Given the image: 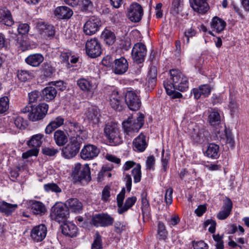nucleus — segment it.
<instances>
[{"mask_svg":"<svg viewBox=\"0 0 249 249\" xmlns=\"http://www.w3.org/2000/svg\"><path fill=\"white\" fill-rule=\"evenodd\" d=\"M170 74L172 82L168 80L163 82L167 94L172 93L174 89L184 91L188 89L187 78L180 71L172 69L170 71Z\"/></svg>","mask_w":249,"mask_h":249,"instance_id":"f257e3e1","label":"nucleus"},{"mask_svg":"<svg viewBox=\"0 0 249 249\" xmlns=\"http://www.w3.org/2000/svg\"><path fill=\"white\" fill-rule=\"evenodd\" d=\"M66 124L68 128V135L70 138L76 139L77 141L82 142L87 139L88 132L79 123L70 120L66 122Z\"/></svg>","mask_w":249,"mask_h":249,"instance_id":"f03ea898","label":"nucleus"},{"mask_svg":"<svg viewBox=\"0 0 249 249\" xmlns=\"http://www.w3.org/2000/svg\"><path fill=\"white\" fill-rule=\"evenodd\" d=\"M72 177L75 182L88 183L91 180L90 168L88 164L82 166L79 163L76 164L72 172Z\"/></svg>","mask_w":249,"mask_h":249,"instance_id":"7ed1b4c3","label":"nucleus"},{"mask_svg":"<svg viewBox=\"0 0 249 249\" xmlns=\"http://www.w3.org/2000/svg\"><path fill=\"white\" fill-rule=\"evenodd\" d=\"M104 131L106 137L111 144L116 145L122 142L123 140L116 124L107 123L104 127Z\"/></svg>","mask_w":249,"mask_h":249,"instance_id":"20e7f679","label":"nucleus"},{"mask_svg":"<svg viewBox=\"0 0 249 249\" xmlns=\"http://www.w3.org/2000/svg\"><path fill=\"white\" fill-rule=\"evenodd\" d=\"M143 123L144 115L139 113L137 119L133 121L132 118L129 117L123 122L122 124L124 132L127 135H131L133 133L138 132Z\"/></svg>","mask_w":249,"mask_h":249,"instance_id":"39448f33","label":"nucleus"},{"mask_svg":"<svg viewBox=\"0 0 249 249\" xmlns=\"http://www.w3.org/2000/svg\"><path fill=\"white\" fill-rule=\"evenodd\" d=\"M125 189L123 187L121 191L117 196V203L118 213L119 214H123L132 207L137 201V197L135 196L127 198L124 204V200L125 197Z\"/></svg>","mask_w":249,"mask_h":249,"instance_id":"423d86ee","label":"nucleus"},{"mask_svg":"<svg viewBox=\"0 0 249 249\" xmlns=\"http://www.w3.org/2000/svg\"><path fill=\"white\" fill-rule=\"evenodd\" d=\"M69 215V210L62 203H56L51 208L50 217L52 219L61 222L66 220Z\"/></svg>","mask_w":249,"mask_h":249,"instance_id":"0eeeda50","label":"nucleus"},{"mask_svg":"<svg viewBox=\"0 0 249 249\" xmlns=\"http://www.w3.org/2000/svg\"><path fill=\"white\" fill-rule=\"evenodd\" d=\"M44 135L41 134H37L33 135L31 139L28 142V145L32 146L33 148L24 152L22 154V158L23 159H27L30 157L37 155L39 149L38 148L41 145L42 143V139Z\"/></svg>","mask_w":249,"mask_h":249,"instance_id":"6e6552de","label":"nucleus"},{"mask_svg":"<svg viewBox=\"0 0 249 249\" xmlns=\"http://www.w3.org/2000/svg\"><path fill=\"white\" fill-rule=\"evenodd\" d=\"M48 107V105L45 103H41L37 106L33 107L28 114L29 119L32 122L42 120L46 116Z\"/></svg>","mask_w":249,"mask_h":249,"instance_id":"1a4fd4ad","label":"nucleus"},{"mask_svg":"<svg viewBox=\"0 0 249 249\" xmlns=\"http://www.w3.org/2000/svg\"><path fill=\"white\" fill-rule=\"evenodd\" d=\"M86 53L90 58H96L102 53L101 44L96 38L88 40L86 44Z\"/></svg>","mask_w":249,"mask_h":249,"instance_id":"9d476101","label":"nucleus"},{"mask_svg":"<svg viewBox=\"0 0 249 249\" xmlns=\"http://www.w3.org/2000/svg\"><path fill=\"white\" fill-rule=\"evenodd\" d=\"M147 53L146 46L142 43L139 42L134 44L131 52L133 61L138 64L144 62Z\"/></svg>","mask_w":249,"mask_h":249,"instance_id":"9b49d317","label":"nucleus"},{"mask_svg":"<svg viewBox=\"0 0 249 249\" xmlns=\"http://www.w3.org/2000/svg\"><path fill=\"white\" fill-rule=\"evenodd\" d=\"M91 222L92 224L96 227H106L113 224L114 218L106 213H98L92 216Z\"/></svg>","mask_w":249,"mask_h":249,"instance_id":"f8f14e48","label":"nucleus"},{"mask_svg":"<svg viewBox=\"0 0 249 249\" xmlns=\"http://www.w3.org/2000/svg\"><path fill=\"white\" fill-rule=\"evenodd\" d=\"M82 142L76 140V139L70 138V142L62 149V154L67 159L73 158L79 152Z\"/></svg>","mask_w":249,"mask_h":249,"instance_id":"ddd939ff","label":"nucleus"},{"mask_svg":"<svg viewBox=\"0 0 249 249\" xmlns=\"http://www.w3.org/2000/svg\"><path fill=\"white\" fill-rule=\"evenodd\" d=\"M101 26V21L97 17H90L85 23L83 27L85 34L88 36H91L95 34Z\"/></svg>","mask_w":249,"mask_h":249,"instance_id":"4468645a","label":"nucleus"},{"mask_svg":"<svg viewBox=\"0 0 249 249\" xmlns=\"http://www.w3.org/2000/svg\"><path fill=\"white\" fill-rule=\"evenodd\" d=\"M143 11L142 6L138 3H132L128 9L127 17L132 22H139L143 16Z\"/></svg>","mask_w":249,"mask_h":249,"instance_id":"2eb2a0df","label":"nucleus"},{"mask_svg":"<svg viewBox=\"0 0 249 249\" xmlns=\"http://www.w3.org/2000/svg\"><path fill=\"white\" fill-rule=\"evenodd\" d=\"M125 102L128 107L131 110L139 109L141 102L139 97L133 91H127L125 93Z\"/></svg>","mask_w":249,"mask_h":249,"instance_id":"dca6fc26","label":"nucleus"},{"mask_svg":"<svg viewBox=\"0 0 249 249\" xmlns=\"http://www.w3.org/2000/svg\"><path fill=\"white\" fill-rule=\"evenodd\" d=\"M191 138L194 143L205 144L209 141L210 134L204 129H194L191 133Z\"/></svg>","mask_w":249,"mask_h":249,"instance_id":"f3484780","label":"nucleus"},{"mask_svg":"<svg viewBox=\"0 0 249 249\" xmlns=\"http://www.w3.org/2000/svg\"><path fill=\"white\" fill-rule=\"evenodd\" d=\"M47 233V227L44 224H40L33 227L31 231L30 236L35 242H39L45 238Z\"/></svg>","mask_w":249,"mask_h":249,"instance_id":"a211bd4d","label":"nucleus"},{"mask_svg":"<svg viewBox=\"0 0 249 249\" xmlns=\"http://www.w3.org/2000/svg\"><path fill=\"white\" fill-rule=\"evenodd\" d=\"M100 153V149L93 144H87L82 149L80 156L82 159L90 160L96 157Z\"/></svg>","mask_w":249,"mask_h":249,"instance_id":"6ab92c4d","label":"nucleus"},{"mask_svg":"<svg viewBox=\"0 0 249 249\" xmlns=\"http://www.w3.org/2000/svg\"><path fill=\"white\" fill-rule=\"evenodd\" d=\"M136 165L131 171L132 175L134 178V181L135 183L139 182L141 179V166L138 163L136 164V162L133 161H127L124 165L123 169L124 171L129 170L130 168Z\"/></svg>","mask_w":249,"mask_h":249,"instance_id":"aec40b11","label":"nucleus"},{"mask_svg":"<svg viewBox=\"0 0 249 249\" xmlns=\"http://www.w3.org/2000/svg\"><path fill=\"white\" fill-rule=\"evenodd\" d=\"M36 27L39 33L45 38L53 37L55 34L54 27L51 25L39 22L37 24Z\"/></svg>","mask_w":249,"mask_h":249,"instance_id":"412c9836","label":"nucleus"},{"mask_svg":"<svg viewBox=\"0 0 249 249\" xmlns=\"http://www.w3.org/2000/svg\"><path fill=\"white\" fill-rule=\"evenodd\" d=\"M193 9L199 13L205 14L209 9V6L205 0H190Z\"/></svg>","mask_w":249,"mask_h":249,"instance_id":"4be33fe9","label":"nucleus"},{"mask_svg":"<svg viewBox=\"0 0 249 249\" xmlns=\"http://www.w3.org/2000/svg\"><path fill=\"white\" fill-rule=\"evenodd\" d=\"M0 22L7 26H11L14 23L11 12L6 7L0 8Z\"/></svg>","mask_w":249,"mask_h":249,"instance_id":"5701e85b","label":"nucleus"},{"mask_svg":"<svg viewBox=\"0 0 249 249\" xmlns=\"http://www.w3.org/2000/svg\"><path fill=\"white\" fill-rule=\"evenodd\" d=\"M232 208V202L228 197H226L224 202L222 210L217 215L219 219L224 220L227 218L231 213Z\"/></svg>","mask_w":249,"mask_h":249,"instance_id":"b1692460","label":"nucleus"},{"mask_svg":"<svg viewBox=\"0 0 249 249\" xmlns=\"http://www.w3.org/2000/svg\"><path fill=\"white\" fill-rule=\"evenodd\" d=\"M84 115L88 121L96 124L99 121L100 111L96 107H89L85 110Z\"/></svg>","mask_w":249,"mask_h":249,"instance_id":"393cba45","label":"nucleus"},{"mask_svg":"<svg viewBox=\"0 0 249 249\" xmlns=\"http://www.w3.org/2000/svg\"><path fill=\"white\" fill-rule=\"evenodd\" d=\"M128 67V63L126 59L121 57L115 60L114 71L117 74H122L125 73Z\"/></svg>","mask_w":249,"mask_h":249,"instance_id":"a878e982","label":"nucleus"},{"mask_svg":"<svg viewBox=\"0 0 249 249\" xmlns=\"http://www.w3.org/2000/svg\"><path fill=\"white\" fill-rule=\"evenodd\" d=\"M54 15L60 19H69L73 15V11L67 6H59L55 9Z\"/></svg>","mask_w":249,"mask_h":249,"instance_id":"bb28decb","label":"nucleus"},{"mask_svg":"<svg viewBox=\"0 0 249 249\" xmlns=\"http://www.w3.org/2000/svg\"><path fill=\"white\" fill-rule=\"evenodd\" d=\"M133 144L136 150L139 152L144 151L147 146L145 136L141 133L134 140Z\"/></svg>","mask_w":249,"mask_h":249,"instance_id":"cd10ccee","label":"nucleus"},{"mask_svg":"<svg viewBox=\"0 0 249 249\" xmlns=\"http://www.w3.org/2000/svg\"><path fill=\"white\" fill-rule=\"evenodd\" d=\"M78 228L72 223H64L62 226V232L67 236L74 237L76 236Z\"/></svg>","mask_w":249,"mask_h":249,"instance_id":"c85d7f7f","label":"nucleus"},{"mask_svg":"<svg viewBox=\"0 0 249 249\" xmlns=\"http://www.w3.org/2000/svg\"><path fill=\"white\" fill-rule=\"evenodd\" d=\"M226 24V22L224 20L217 16L213 18L210 23L211 27L213 29V31H215L217 33L223 31Z\"/></svg>","mask_w":249,"mask_h":249,"instance_id":"c756f323","label":"nucleus"},{"mask_svg":"<svg viewBox=\"0 0 249 249\" xmlns=\"http://www.w3.org/2000/svg\"><path fill=\"white\" fill-rule=\"evenodd\" d=\"M43 60L44 57L40 53L30 54L25 59L27 64L33 67L38 66Z\"/></svg>","mask_w":249,"mask_h":249,"instance_id":"7c9ffc66","label":"nucleus"},{"mask_svg":"<svg viewBox=\"0 0 249 249\" xmlns=\"http://www.w3.org/2000/svg\"><path fill=\"white\" fill-rule=\"evenodd\" d=\"M18 208L16 204H11L5 201H0V212L4 213L6 215H10Z\"/></svg>","mask_w":249,"mask_h":249,"instance_id":"2f4dec72","label":"nucleus"},{"mask_svg":"<svg viewBox=\"0 0 249 249\" xmlns=\"http://www.w3.org/2000/svg\"><path fill=\"white\" fill-rule=\"evenodd\" d=\"M53 138L56 144L59 146L65 145L67 142L68 140V136L65 132L59 129L54 132Z\"/></svg>","mask_w":249,"mask_h":249,"instance_id":"473e14b6","label":"nucleus"},{"mask_svg":"<svg viewBox=\"0 0 249 249\" xmlns=\"http://www.w3.org/2000/svg\"><path fill=\"white\" fill-rule=\"evenodd\" d=\"M31 208L35 214L42 215L46 212V208L43 203L36 200L31 201Z\"/></svg>","mask_w":249,"mask_h":249,"instance_id":"72a5a7b5","label":"nucleus"},{"mask_svg":"<svg viewBox=\"0 0 249 249\" xmlns=\"http://www.w3.org/2000/svg\"><path fill=\"white\" fill-rule=\"evenodd\" d=\"M57 94V90L52 86H48L42 90V97L46 101L53 100Z\"/></svg>","mask_w":249,"mask_h":249,"instance_id":"f704fd0d","label":"nucleus"},{"mask_svg":"<svg viewBox=\"0 0 249 249\" xmlns=\"http://www.w3.org/2000/svg\"><path fill=\"white\" fill-rule=\"evenodd\" d=\"M204 154L212 159H217L219 156V146L214 143H210L207 147Z\"/></svg>","mask_w":249,"mask_h":249,"instance_id":"c9c22d12","label":"nucleus"},{"mask_svg":"<svg viewBox=\"0 0 249 249\" xmlns=\"http://www.w3.org/2000/svg\"><path fill=\"white\" fill-rule=\"evenodd\" d=\"M215 134L217 138H220L221 139H226V142L229 143L231 147H233L234 145V142L232 138V135L230 131H228L226 128L223 129L222 130V133H220V130L216 131Z\"/></svg>","mask_w":249,"mask_h":249,"instance_id":"e433bc0d","label":"nucleus"},{"mask_svg":"<svg viewBox=\"0 0 249 249\" xmlns=\"http://www.w3.org/2000/svg\"><path fill=\"white\" fill-rule=\"evenodd\" d=\"M68 209L74 213H79L82 208V204L77 198H71L67 201Z\"/></svg>","mask_w":249,"mask_h":249,"instance_id":"4c0bfd02","label":"nucleus"},{"mask_svg":"<svg viewBox=\"0 0 249 249\" xmlns=\"http://www.w3.org/2000/svg\"><path fill=\"white\" fill-rule=\"evenodd\" d=\"M102 37L104 39L106 44L108 45H112L116 40V36L114 32L106 29L101 35Z\"/></svg>","mask_w":249,"mask_h":249,"instance_id":"58836bf2","label":"nucleus"},{"mask_svg":"<svg viewBox=\"0 0 249 249\" xmlns=\"http://www.w3.org/2000/svg\"><path fill=\"white\" fill-rule=\"evenodd\" d=\"M208 121L212 126L218 125L221 122L219 113L215 110L212 111L209 115Z\"/></svg>","mask_w":249,"mask_h":249,"instance_id":"ea45409f","label":"nucleus"},{"mask_svg":"<svg viewBox=\"0 0 249 249\" xmlns=\"http://www.w3.org/2000/svg\"><path fill=\"white\" fill-rule=\"evenodd\" d=\"M77 84L79 88L83 91H91L92 89L93 86L91 83L85 78L79 79L77 82Z\"/></svg>","mask_w":249,"mask_h":249,"instance_id":"a19ab883","label":"nucleus"},{"mask_svg":"<svg viewBox=\"0 0 249 249\" xmlns=\"http://www.w3.org/2000/svg\"><path fill=\"white\" fill-rule=\"evenodd\" d=\"M158 234L160 239L165 240L167 239L168 232L166 230L164 224L161 222H159L158 223Z\"/></svg>","mask_w":249,"mask_h":249,"instance_id":"79ce46f5","label":"nucleus"},{"mask_svg":"<svg viewBox=\"0 0 249 249\" xmlns=\"http://www.w3.org/2000/svg\"><path fill=\"white\" fill-rule=\"evenodd\" d=\"M93 3L91 0H81L80 8L82 11H90L93 8Z\"/></svg>","mask_w":249,"mask_h":249,"instance_id":"37998d69","label":"nucleus"},{"mask_svg":"<svg viewBox=\"0 0 249 249\" xmlns=\"http://www.w3.org/2000/svg\"><path fill=\"white\" fill-rule=\"evenodd\" d=\"M205 89L204 92H203L198 89H194L192 91V93L194 95L195 98L198 99L200 97H206L209 95V90L207 88L204 89Z\"/></svg>","mask_w":249,"mask_h":249,"instance_id":"c03bdc74","label":"nucleus"},{"mask_svg":"<svg viewBox=\"0 0 249 249\" xmlns=\"http://www.w3.org/2000/svg\"><path fill=\"white\" fill-rule=\"evenodd\" d=\"M44 189L47 192L51 191L57 193L61 192V188L54 183H50L44 184Z\"/></svg>","mask_w":249,"mask_h":249,"instance_id":"a18cd8bd","label":"nucleus"},{"mask_svg":"<svg viewBox=\"0 0 249 249\" xmlns=\"http://www.w3.org/2000/svg\"><path fill=\"white\" fill-rule=\"evenodd\" d=\"M13 123L16 126L20 129H24L26 128V122L20 116H17L13 119Z\"/></svg>","mask_w":249,"mask_h":249,"instance_id":"49530a36","label":"nucleus"},{"mask_svg":"<svg viewBox=\"0 0 249 249\" xmlns=\"http://www.w3.org/2000/svg\"><path fill=\"white\" fill-rule=\"evenodd\" d=\"M157 71L155 66L151 67L148 71V83L153 84L157 78Z\"/></svg>","mask_w":249,"mask_h":249,"instance_id":"de8ad7c7","label":"nucleus"},{"mask_svg":"<svg viewBox=\"0 0 249 249\" xmlns=\"http://www.w3.org/2000/svg\"><path fill=\"white\" fill-rule=\"evenodd\" d=\"M9 99L4 96L0 98V113L6 111L9 108Z\"/></svg>","mask_w":249,"mask_h":249,"instance_id":"09e8293b","label":"nucleus"},{"mask_svg":"<svg viewBox=\"0 0 249 249\" xmlns=\"http://www.w3.org/2000/svg\"><path fill=\"white\" fill-rule=\"evenodd\" d=\"M17 76L22 82H25L31 76V73L25 70H19L18 71Z\"/></svg>","mask_w":249,"mask_h":249,"instance_id":"8fccbe9b","label":"nucleus"},{"mask_svg":"<svg viewBox=\"0 0 249 249\" xmlns=\"http://www.w3.org/2000/svg\"><path fill=\"white\" fill-rule=\"evenodd\" d=\"M110 105L116 110L120 111L122 109L121 106V101L118 98L111 97L110 99Z\"/></svg>","mask_w":249,"mask_h":249,"instance_id":"3c124183","label":"nucleus"},{"mask_svg":"<svg viewBox=\"0 0 249 249\" xmlns=\"http://www.w3.org/2000/svg\"><path fill=\"white\" fill-rule=\"evenodd\" d=\"M115 231L121 233L122 231H126L127 226L126 223L120 221H116L114 224Z\"/></svg>","mask_w":249,"mask_h":249,"instance_id":"603ef678","label":"nucleus"},{"mask_svg":"<svg viewBox=\"0 0 249 249\" xmlns=\"http://www.w3.org/2000/svg\"><path fill=\"white\" fill-rule=\"evenodd\" d=\"M216 222L213 219H208L204 223V228H206L210 225V227L208 229L209 232L213 233L215 231Z\"/></svg>","mask_w":249,"mask_h":249,"instance_id":"864d4df0","label":"nucleus"},{"mask_svg":"<svg viewBox=\"0 0 249 249\" xmlns=\"http://www.w3.org/2000/svg\"><path fill=\"white\" fill-rule=\"evenodd\" d=\"M96 235V238L92 244V249H102L101 236L98 233Z\"/></svg>","mask_w":249,"mask_h":249,"instance_id":"5fc2aeb1","label":"nucleus"},{"mask_svg":"<svg viewBox=\"0 0 249 249\" xmlns=\"http://www.w3.org/2000/svg\"><path fill=\"white\" fill-rule=\"evenodd\" d=\"M181 0H173L171 13L174 16L179 13V7L180 5Z\"/></svg>","mask_w":249,"mask_h":249,"instance_id":"6e6d98bb","label":"nucleus"},{"mask_svg":"<svg viewBox=\"0 0 249 249\" xmlns=\"http://www.w3.org/2000/svg\"><path fill=\"white\" fill-rule=\"evenodd\" d=\"M42 72L45 77H51L53 72V67L49 65L44 64L42 69Z\"/></svg>","mask_w":249,"mask_h":249,"instance_id":"4d7b16f0","label":"nucleus"},{"mask_svg":"<svg viewBox=\"0 0 249 249\" xmlns=\"http://www.w3.org/2000/svg\"><path fill=\"white\" fill-rule=\"evenodd\" d=\"M58 152V150L53 147H45L42 149L43 154L48 156H53Z\"/></svg>","mask_w":249,"mask_h":249,"instance_id":"13d9d810","label":"nucleus"},{"mask_svg":"<svg viewBox=\"0 0 249 249\" xmlns=\"http://www.w3.org/2000/svg\"><path fill=\"white\" fill-rule=\"evenodd\" d=\"M173 189L172 188H169L167 189L165 195V201L167 205H170L173 201L172 194Z\"/></svg>","mask_w":249,"mask_h":249,"instance_id":"bf43d9fd","label":"nucleus"},{"mask_svg":"<svg viewBox=\"0 0 249 249\" xmlns=\"http://www.w3.org/2000/svg\"><path fill=\"white\" fill-rule=\"evenodd\" d=\"M40 93L37 90H34L29 93V103L36 102L39 97Z\"/></svg>","mask_w":249,"mask_h":249,"instance_id":"052dcab7","label":"nucleus"},{"mask_svg":"<svg viewBox=\"0 0 249 249\" xmlns=\"http://www.w3.org/2000/svg\"><path fill=\"white\" fill-rule=\"evenodd\" d=\"M110 187L108 186H106L102 192V199L104 201H108L110 196Z\"/></svg>","mask_w":249,"mask_h":249,"instance_id":"680f3d73","label":"nucleus"},{"mask_svg":"<svg viewBox=\"0 0 249 249\" xmlns=\"http://www.w3.org/2000/svg\"><path fill=\"white\" fill-rule=\"evenodd\" d=\"M64 119L59 116L52 121L50 123L55 128L60 127L64 124Z\"/></svg>","mask_w":249,"mask_h":249,"instance_id":"e2e57ef3","label":"nucleus"},{"mask_svg":"<svg viewBox=\"0 0 249 249\" xmlns=\"http://www.w3.org/2000/svg\"><path fill=\"white\" fill-rule=\"evenodd\" d=\"M196 31L193 28L187 30L184 33V37L186 39L187 43L189 42V38L192 37L196 35Z\"/></svg>","mask_w":249,"mask_h":249,"instance_id":"0e129e2a","label":"nucleus"},{"mask_svg":"<svg viewBox=\"0 0 249 249\" xmlns=\"http://www.w3.org/2000/svg\"><path fill=\"white\" fill-rule=\"evenodd\" d=\"M18 30L19 34L22 35H25L29 32V26L27 23L20 24L18 25Z\"/></svg>","mask_w":249,"mask_h":249,"instance_id":"69168bd1","label":"nucleus"},{"mask_svg":"<svg viewBox=\"0 0 249 249\" xmlns=\"http://www.w3.org/2000/svg\"><path fill=\"white\" fill-rule=\"evenodd\" d=\"M193 246L194 249H208L207 244L203 241L193 242Z\"/></svg>","mask_w":249,"mask_h":249,"instance_id":"338daca9","label":"nucleus"},{"mask_svg":"<svg viewBox=\"0 0 249 249\" xmlns=\"http://www.w3.org/2000/svg\"><path fill=\"white\" fill-rule=\"evenodd\" d=\"M167 221L168 225L172 227L178 224L180 221V219L178 215H174L172 216L171 218L168 219Z\"/></svg>","mask_w":249,"mask_h":249,"instance_id":"774afa93","label":"nucleus"}]
</instances>
